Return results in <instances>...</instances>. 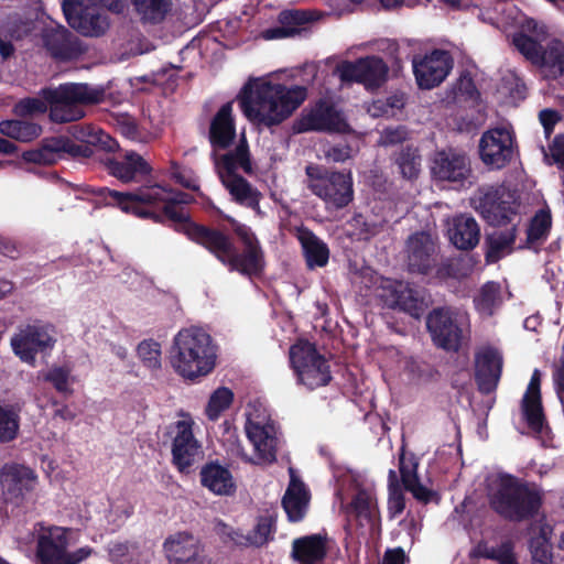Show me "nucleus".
Here are the masks:
<instances>
[{"mask_svg": "<svg viewBox=\"0 0 564 564\" xmlns=\"http://www.w3.org/2000/svg\"><path fill=\"white\" fill-rule=\"evenodd\" d=\"M13 110L20 117L40 115L48 110V104L42 96L41 98L26 97L17 102Z\"/></svg>", "mask_w": 564, "mask_h": 564, "instance_id": "obj_56", "label": "nucleus"}, {"mask_svg": "<svg viewBox=\"0 0 564 564\" xmlns=\"http://www.w3.org/2000/svg\"><path fill=\"white\" fill-rule=\"evenodd\" d=\"M539 119L549 138L553 133L555 124L561 120V115L554 109L546 108L540 111Z\"/></svg>", "mask_w": 564, "mask_h": 564, "instance_id": "obj_60", "label": "nucleus"}, {"mask_svg": "<svg viewBox=\"0 0 564 564\" xmlns=\"http://www.w3.org/2000/svg\"><path fill=\"white\" fill-rule=\"evenodd\" d=\"M212 159L219 177L238 174L242 170L247 175H252L254 170L251 162L249 144L245 135L241 137L236 148L224 154L212 152Z\"/></svg>", "mask_w": 564, "mask_h": 564, "instance_id": "obj_25", "label": "nucleus"}, {"mask_svg": "<svg viewBox=\"0 0 564 564\" xmlns=\"http://www.w3.org/2000/svg\"><path fill=\"white\" fill-rule=\"evenodd\" d=\"M408 138V131L403 127L395 129H386L381 139L383 145H395L402 143Z\"/></svg>", "mask_w": 564, "mask_h": 564, "instance_id": "obj_63", "label": "nucleus"}, {"mask_svg": "<svg viewBox=\"0 0 564 564\" xmlns=\"http://www.w3.org/2000/svg\"><path fill=\"white\" fill-rule=\"evenodd\" d=\"M543 41L544 40H540L539 36L533 37L524 31H518L512 35V45L533 66H536L538 62L542 61L541 53L544 48V45H542Z\"/></svg>", "mask_w": 564, "mask_h": 564, "instance_id": "obj_45", "label": "nucleus"}, {"mask_svg": "<svg viewBox=\"0 0 564 564\" xmlns=\"http://www.w3.org/2000/svg\"><path fill=\"white\" fill-rule=\"evenodd\" d=\"M42 132L40 124L25 120L11 119L0 122V133L20 142H30Z\"/></svg>", "mask_w": 564, "mask_h": 564, "instance_id": "obj_43", "label": "nucleus"}, {"mask_svg": "<svg viewBox=\"0 0 564 564\" xmlns=\"http://www.w3.org/2000/svg\"><path fill=\"white\" fill-rule=\"evenodd\" d=\"M0 481L7 499L19 502L34 489L36 475L20 464H7L0 473Z\"/></svg>", "mask_w": 564, "mask_h": 564, "instance_id": "obj_23", "label": "nucleus"}, {"mask_svg": "<svg viewBox=\"0 0 564 564\" xmlns=\"http://www.w3.org/2000/svg\"><path fill=\"white\" fill-rule=\"evenodd\" d=\"M516 148L513 133L507 128L498 127L482 133L479 141V155L486 165L500 170L512 161Z\"/></svg>", "mask_w": 564, "mask_h": 564, "instance_id": "obj_15", "label": "nucleus"}, {"mask_svg": "<svg viewBox=\"0 0 564 564\" xmlns=\"http://www.w3.org/2000/svg\"><path fill=\"white\" fill-rule=\"evenodd\" d=\"M448 237L457 249L473 250L479 242L480 227L473 216L462 214L453 218Z\"/></svg>", "mask_w": 564, "mask_h": 564, "instance_id": "obj_33", "label": "nucleus"}, {"mask_svg": "<svg viewBox=\"0 0 564 564\" xmlns=\"http://www.w3.org/2000/svg\"><path fill=\"white\" fill-rule=\"evenodd\" d=\"M52 330L51 325L40 322L20 325L10 340L14 355L21 361L34 366L37 354H45L54 347L56 340Z\"/></svg>", "mask_w": 564, "mask_h": 564, "instance_id": "obj_13", "label": "nucleus"}, {"mask_svg": "<svg viewBox=\"0 0 564 564\" xmlns=\"http://www.w3.org/2000/svg\"><path fill=\"white\" fill-rule=\"evenodd\" d=\"M68 377L69 373L62 367L54 368L47 372L45 380L53 384L58 392L68 391Z\"/></svg>", "mask_w": 564, "mask_h": 564, "instance_id": "obj_59", "label": "nucleus"}, {"mask_svg": "<svg viewBox=\"0 0 564 564\" xmlns=\"http://www.w3.org/2000/svg\"><path fill=\"white\" fill-rule=\"evenodd\" d=\"M225 188L232 196V199L248 208L259 210L261 193L241 175L234 174L219 177Z\"/></svg>", "mask_w": 564, "mask_h": 564, "instance_id": "obj_37", "label": "nucleus"}, {"mask_svg": "<svg viewBox=\"0 0 564 564\" xmlns=\"http://www.w3.org/2000/svg\"><path fill=\"white\" fill-rule=\"evenodd\" d=\"M431 171L434 178L438 181L459 183L460 185L471 173L470 163L466 155L446 151H440L435 154Z\"/></svg>", "mask_w": 564, "mask_h": 564, "instance_id": "obj_24", "label": "nucleus"}, {"mask_svg": "<svg viewBox=\"0 0 564 564\" xmlns=\"http://www.w3.org/2000/svg\"><path fill=\"white\" fill-rule=\"evenodd\" d=\"M377 296L384 307L406 313L417 319L429 306L423 291L402 280L383 279Z\"/></svg>", "mask_w": 564, "mask_h": 564, "instance_id": "obj_12", "label": "nucleus"}, {"mask_svg": "<svg viewBox=\"0 0 564 564\" xmlns=\"http://www.w3.org/2000/svg\"><path fill=\"white\" fill-rule=\"evenodd\" d=\"M457 93L469 100H475L479 97V91L476 87V84L468 72H464L457 83H456Z\"/></svg>", "mask_w": 564, "mask_h": 564, "instance_id": "obj_58", "label": "nucleus"}, {"mask_svg": "<svg viewBox=\"0 0 564 564\" xmlns=\"http://www.w3.org/2000/svg\"><path fill=\"white\" fill-rule=\"evenodd\" d=\"M67 130L79 143L64 135L44 138L36 149L24 151L22 159L26 163L51 165L59 160L91 158L95 150L115 152L119 148L117 140L97 126L76 123Z\"/></svg>", "mask_w": 564, "mask_h": 564, "instance_id": "obj_3", "label": "nucleus"}, {"mask_svg": "<svg viewBox=\"0 0 564 564\" xmlns=\"http://www.w3.org/2000/svg\"><path fill=\"white\" fill-rule=\"evenodd\" d=\"M426 328L435 346L446 351L459 350L463 329L448 308H433L426 316Z\"/></svg>", "mask_w": 564, "mask_h": 564, "instance_id": "obj_19", "label": "nucleus"}, {"mask_svg": "<svg viewBox=\"0 0 564 564\" xmlns=\"http://www.w3.org/2000/svg\"><path fill=\"white\" fill-rule=\"evenodd\" d=\"M72 528L37 523L35 556L39 564H80L94 552L86 545L69 551Z\"/></svg>", "mask_w": 564, "mask_h": 564, "instance_id": "obj_8", "label": "nucleus"}, {"mask_svg": "<svg viewBox=\"0 0 564 564\" xmlns=\"http://www.w3.org/2000/svg\"><path fill=\"white\" fill-rule=\"evenodd\" d=\"M349 509L360 527L367 525L371 531L379 528L380 514L377 501L366 490H359L354 496Z\"/></svg>", "mask_w": 564, "mask_h": 564, "instance_id": "obj_39", "label": "nucleus"}, {"mask_svg": "<svg viewBox=\"0 0 564 564\" xmlns=\"http://www.w3.org/2000/svg\"><path fill=\"white\" fill-rule=\"evenodd\" d=\"M346 122L335 106L324 99H319L310 109H304L294 122L297 133L308 131L341 132Z\"/></svg>", "mask_w": 564, "mask_h": 564, "instance_id": "obj_17", "label": "nucleus"}, {"mask_svg": "<svg viewBox=\"0 0 564 564\" xmlns=\"http://www.w3.org/2000/svg\"><path fill=\"white\" fill-rule=\"evenodd\" d=\"M290 365L297 384L313 391L327 386L333 377L328 360L308 340H297L290 347Z\"/></svg>", "mask_w": 564, "mask_h": 564, "instance_id": "obj_9", "label": "nucleus"}, {"mask_svg": "<svg viewBox=\"0 0 564 564\" xmlns=\"http://www.w3.org/2000/svg\"><path fill=\"white\" fill-rule=\"evenodd\" d=\"M307 188L336 209L348 206L354 199L351 173L330 171L310 164L305 167Z\"/></svg>", "mask_w": 564, "mask_h": 564, "instance_id": "obj_10", "label": "nucleus"}, {"mask_svg": "<svg viewBox=\"0 0 564 564\" xmlns=\"http://www.w3.org/2000/svg\"><path fill=\"white\" fill-rule=\"evenodd\" d=\"M236 139L232 104H224L210 120L208 140L213 151L229 149Z\"/></svg>", "mask_w": 564, "mask_h": 564, "instance_id": "obj_27", "label": "nucleus"}, {"mask_svg": "<svg viewBox=\"0 0 564 564\" xmlns=\"http://www.w3.org/2000/svg\"><path fill=\"white\" fill-rule=\"evenodd\" d=\"M234 392L227 387L217 388L209 397L205 414L210 421H217L220 414L230 408Z\"/></svg>", "mask_w": 564, "mask_h": 564, "instance_id": "obj_50", "label": "nucleus"}, {"mask_svg": "<svg viewBox=\"0 0 564 564\" xmlns=\"http://www.w3.org/2000/svg\"><path fill=\"white\" fill-rule=\"evenodd\" d=\"M405 509V497L397 480V475L393 469L389 470V499L388 510L392 518L401 514Z\"/></svg>", "mask_w": 564, "mask_h": 564, "instance_id": "obj_53", "label": "nucleus"}, {"mask_svg": "<svg viewBox=\"0 0 564 564\" xmlns=\"http://www.w3.org/2000/svg\"><path fill=\"white\" fill-rule=\"evenodd\" d=\"M518 225L512 224L506 230H495L485 237V261L488 264L497 263L513 250L517 239Z\"/></svg>", "mask_w": 564, "mask_h": 564, "instance_id": "obj_36", "label": "nucleus"}, {"mask_svg": "<svg viewBox=\"0 0 564 564\" xmlns=\"http://www.w3.org/2000/svg\"><path fill=\"white\" fill-rule=\"evenodd\" d=\"M404 489L411 492L414 499L424 505H427L430 502L438 503L441 499L437 491L422 485L420 479L406 486Z\"/></svg>", "mask_w": 564, "mask_h": 564, "instance_id": "obj_57", "label": "nucleus"}, {"mask_svg": "<svg viewBox=\"0 0 564 564\" xmlns=\"http://www.w3.org/2000/svg\"><path fill=\"white\" fill-rule=\"evenodd\" d=\"M536 66L546 79H557L564 75V43L558 39L550 40L541 53Z\"/></svg>", "mask_w": 564, "mask_h": 564, "instance_id": "obj_38", "label": "nucleus"}, {"mask_svg": "<svg viewBox=\"0 0 564 564\" xmlns=\"http://www.w3.org/2000/svg\"><path fill=\"white\" fill-rule=\"evenodd\" d=\"M297 239L301 243L307 269L314 270L327 265L330 251L325 241L305 227L299 229Z\"/></svg>", "mask_w": 564, "mask_h": 564, "instance_id": "obj_34", "label": "nucleus"}, {"mask_svg": "<svg viewBox=\"0 0 564 564\" xmlns=\"http://www.w3.org/2000/svg\"><path fill=\"white\" fill-rule=\"evenodd\" d=\"M474 202L476 210L492 227L512 225L519 215V198L505 185L480 188Z\"/></svg>", "mask_w": 564, "mask_h": 564, "instance_id": "obj_11", "label": "nucleus"}, {"mask_svg": "<svg viewBox=\"0 0 564 564\" xmlns=\"http://www.w3.org/2000/svg\"><path fill=\"white\" fill-rule=\"evenodd\" d=\"M134 11L144 23H161L170 12L171 0H131Z\"/></svg>", "mask_w": 564, "mask_h": 564, "instance_id": "obj_42", "label": "nucleus"}, {"mask_svg": "<svg viewBox=\"0 0 564 564\" xmlns=\"http://www.w3.org/2000/svg\"><path fill=\"white\" fill-rule=\"evenodd\" d=\"M87 193L95 196L97 203L117 207L126 214L151 219L158 224L173 221L176 231L205 248L229 271L251 278L260 275L264 270V252L250 227L237 221L231 223L234 232L243 245V250L239 252L230 235L220 229L197 224L191 219L183 207L164 202L165 188L160 185L140 188L137 192L89 186Z\"/></svg>", "mask_w": 564, "mask_h": 564, "instance_id": "obj_1", "label": "nucleus"}, {"mask_svg": "<svg viewBox=\"0 0 564 564\" xmlns=\"http://www.w3.org/2000/svg\"><path fill=\"white\" fill-rule=\"evenodd\" d=\"M313 12L303 9L283 10L278 15L279 24L292 31V37L307 36L314 22Z\"/></svg>", "mask_w": 564, "mask_h": 564, "instance_id": "obj_41", "label": "nucleus"}, {"mask_svg": "<svg viewBox=\"0 0 564 564\" xmlns=\"http://www.w3.org/2000/svg\"><path fill=\"white\" fill-rule=\"evenodd\" d=\"M217 359L212 336L199 327L181 329L173 340L171 365L184 379L194 380L210 373Z\"/></svg>", "mask_w": 564, "mask_h": 564, "instance_id": "obj_5", "label": "nucleus"}, {"mask_svg": "<svg viewBox=\"0 0 564 564\" xmlns=\"http://www.w3.org/2000/svg\"><path fill=\"white\" fill-rule=\"evenodd\" d=\"M107 172L123 183L131 182L137 176L151 174L150 164L135 151H126L105 161Z\"/></svg>", "mask_w": 564, "mask_h": 564, "instance_id": "obj_26", "label": "nucleus"}, {"mask_svg": "<svg viewBox=\"0 0 564 564\" xmlns=\"http://www.w3.org/2000/svg\"><path fill=\"white\" fill-rule=\"evenodd\" d=\"M327 556V539L318 533L294 539L291 557L297 564H323Z\"/></svg>", "mask_w": 564, "mask_h": 564, "instance_id": "obj_31", "label": "nucleus"}, {"mask_svg": "<svg viewBox=\"0 0 564 564\" xmlns=\"http://www.w3.org/2000/svg\"><path fill=\"white\" fill-rule=\"evenodd\" d=\"M551 533L552 529L549 525H541L538 534L530 539L529 549L534 563L555 564L550 542Z\"/></svg>", "mask_w": 564, "mask_h": 564, "instance_id": "obj_44", "label": "nucleus"}, {"mask_svg": "<svg viewBox=\"0 0 564 564\" xmlns=\"http://www.w3.org/2000/svg\"><path fill=\"white\" fill-rule=\"evenodd\" d=\"M393 163L402 178L413 182L419 178L422 156L416 147L408 144L393 154Z\"/></svg>", "mask_w": 564, "mask_h": 564, "instance_id": "obj_40", "label": "nucleus"}, {"mask_svg": "<svg viewBox=\"0 0 564 564\" xmlns=\"http://www.w3.org/2000/svg\"><path fill=\"white\" fill-rule=\"evenodd\" d=\"M419 462L414 454L405 455L404 449H401L399 455V470L403 487L411 485L419 480L417 475Z\"/></svg>", "mask_w": 564, "mask_h": 564, "instance_id": "obj_55", "label": "nucleus"}, {"mask_svg": "<svg viewBox=\"0 0 564 564\" xmlns=\"http://www.w3.org/2000/svg\"><path fill=\"white\" fill-rule=\"evenodd\" d=\"M107 551L112 564H139L140 546L138 542L111 541Z\"/></svg>", "mask_w": 564, "mask_h": 564, "instance_id": "obj_48", "label": "nucleus"}, {"mask_svg": "<svg viewBox=\"0 0 564 564\" xmlns=\"http://www.w3.org/2000/svg\"><path fill=\"white\" fill-rule=\"evenodd\" d=\"M164 550L171 562L204 564L203 546L191 533L178 532L164 542Z\"/></svg>", "mask_w": 564, "mask_h": 564, "instance_id": "obj_28", "label": "nucleus"}, {"mask_svg": "<svg viewBox=\"0 0 564 564\" xmlns=\"http://www.w3.org/2000/svg\"><path fill=\"white\" fill-rule=\"evenodd\" d=\"M500 301V284L494 281L486 282L479 294L474 299L476 308L484 314L492 315Z\"/></svg>", "mask_w": 564, "mask_h": 564, "instance_id": "obj_51", "label": "nucleus"}, {"mask_svg": "<svg viewBox=\"0 0 564 564\" xmlns=\"http://www.w3.org/2000/svg\"><path fill=\"white\" fill-rule=\"evenodd\" d=\"M473 553L474 556L495 560L499 564H518L511 541H505L498 547L489 546L486 542H479Z\"/></svg>", "mask_w": 564, "mask_h": 564, "instance_id": "obj_47", "label": "nucleus"}, {"mask_svg": "<svg viewBox=\"0 0 564 564\" xmlns=\"http://www.w3.org/2000/svg\"><path fill=\"white\" fill-rule=\"evenodd\" d=\"M552 227V216L549 209H540L530 220L527 229V243L533 245L546 240Z\"/></svg>", "mask_w": 564, "mask_h": 564, "instance_id": "obj_49", "label": "nucleus"}, {"mask_svg": "<svg viewBox=\"0 0 564 564\" xmlns=\"http://www.w3.org/2000/svg\"><path fill=\"white\" fill-rule=\"evenodd\" d=\"M487 497L490 509L512 523L534 519L543 505V492L535 482L508 473L498 474L488 488Z\"/></svg>", "mask_w": 564, "mask_h": 564, "instance_id": "obj_4", "label": "nucleus"}, {"mask_svg": "<svg viewBox=\"0 0 564 564\" xmlns=\"http://www.w3.org/2000/svg\"><path fill=\"white\" fill-rule=\"evenodd\" d=\"M406 264L410 273L430 276L440 283L462 275L458 261L442 259L440 247L431 234L419 231L406 241Z\"/></svg>", "mask_w": 564, "mask_h": 564, "instance_id": "obj_7", "label": "nucleus"}, {"mask_svg": "<svg viewBox=\"0 0 564 564\" xmlns=\"http://www.w3.org/2000/svg\"><path fill=\"white\" fill-rule=\"evenodd\" d=\"M290 471L291 479L281 503L288 516V520L296 523L302 521L307 513L311 492L305 484L294 475L293 469H290Z\"/></svg>", "mask_w": 564, "mask_h": 564, "instance_id": "obj_29", "label": "nucleus"}, {"mask_svg": "<svg viewBox=\"0 0 564 564\" xmlns=\"http://www.w3.org/2000/svg\"><path fill=\"white\" fill-rule=\"evenodd\" d=\"M62 10L68 25L86 36L102 35L109 23L95 8L84 4V0H63Z\"/></svg>", "mask_w": 564, "mask_h": 564, "instance_id": "obj_20", "label": "nucleus"}, {"mask_svg": "<svg viewBox=\"0 0 564 564\" xmlns=\"http://www.w3.org/2000/svg\"><path fill=\"white\" fill-rule=\"evenodd\" d=\"M261 36L267 41L286 39L292 37V31L291 29H288L284 25L280 24L278 26H272L263 30L261 32Z\"/></svg>", "mask_w": 564, "mask_h": 564, "instance_id": "obj_64", "label": "nucleus"}, {"mask_svg": "<svg viewBox=\"0 0 564 564\" xmlns=\"http://www.w3.org/2000/svg\"><path fill=\"white\" fill-rule=\"evenodd\" d=\"M41 37L44 50L55 62L76 61L87 52L84 42L63 25L44 28Z\"/></svg>", "mask_w": 564, "mask_h": 564, "instance_id": "obj_16", "label": "nucleus"}, {"mask_svg": "<svg viewBox=\"0 0 564 564\" xmlns=\"http://www.w3.org/2000/svg\"><path fill=\"white\" fill-rule=\"evenodd\" d=\"M15 31L13 30H3L2 26H0V56L3 59H8L13 56L15 48L12 43L13 34Z\"/></svg>", "mask_w": 564, "mask_h": 564, "instance_id": "obj_61", "label": "nucleus"}, {"mask_svg": "<svg viewBox=\"0 0 564 564\" xmlns=\"http://www.w3.org/2000/svg\"><path fill=\"white\" fill-rule=\"evenodd\" d=\"M184 419L175 423V436L172 441V464L182 474H188L196 459L202 454V445L196 440L189 414H183Z\"/></svg>", "mask_w": 564, "mask_h": 564, "instance_id": "obj_18", "label": "nucleus"}, {"mask_svg": "<svg viewBox=\"0 0 564 564\" xmlns=\"http://www.w3.org/2000/svg\"><path fill=\"white\" fill-rule=\"evenodd\" d=\"M540 384V371L535 369L522 399L524 419L528 425L534 431H540L544 422Z\"/></svg>", "mask_w": 564, "mask_h": 564, "instance_id": "obj_35", "label": "nucleus"}, {"mask_svg": "<svg viewBox=\"0 0 564 564\" xmlns=\"http://www.w3.org/2000/svg\"><path fill=\"white\" fill-rule=\"evenodd\" d=\"M306 97L304 86L286 87L271 82H254L243 87L239 104L252 124L272 128L291 117Z\"/></svg>", "mask_w": 564, "mask_h": 564, "instance_id": "obj_2", "label": "nucleus"}, {"mask_svg": "<svg viewBox=\"0 0 564 564\" xmlns=\"http://www.w3.org/2000/svg\"><path fill=\"white\" fill-rule=\"evenodd\" d=\"M40 95L48 104L51 121L68 123L85 117L84 106L104 101L105 89L86 83H65L56 88H43Z\"/></svg>", "mask_w": 564, "mask_h": 564, "instance_id": "obj_6", "label": "nucleus"}, {"mask_svg": "<svg viewBox=\"0 0 564 564\" xmlns=\"http://www.w3.org/2000/svg\"><path fill=\"white\" fill-rule=\"evenodd\" d=\"M20 406L0 403V442L13 441L20 427Z\"/></svg>", "mask_w": 564, "mask_h": 564, "instance_id": "obj_46", "label": "nucleus"}, {"mask_svg": "<svg viewBox=\"0 0 564 564\" xmlns=\"http://www.w3.org/2000/svg\"><path fill=\"white\" fill-rule=\"evenodd\" d=\"M246 433L252 443L258 463H274L276 460L278 438L272 424L248 422Z\"/></svg>", "mask_w": 564, "mask_h": 564, "instance_id": "obj_30", "label": "nucleus"}, {"mask_svg": "<svg viewBox=\"0 0 564 564\" xmlns=\"http://www.w3.org/2000/svg\"><path fill=\"white\" fill-rule=\"evenodd\" d=\"M503 358L494 347H485L475 354V381L481 394L496 391L502 375Z\"/></svg>", "mask_w": 564, "mask_h": 564, "instance_id": "obj_22", "label": "nucleus"}, {"mask_svg": "<svg viewBox=\"0 0 564 564\" xmlns=\"http://www.w3.org/2000/svg\"><path fill=\"white\" fill-rule=\"evenodd\" d=\"M551 158L558 169H564V134L554 137L549 145Z\"/></svg>", "mask_w": 564, "mask_h": 564, "instance_id": "obj_62", "label": "nucleus"}, {"mask_svg": "<svg viewBox=\"0 0 564 564\" xmlns=\"http://www.w3.org/2000/svg\"><path fill=\"white\" fill-rule=\"evenodd\" d=\"M336 72L344 83H358L367 89H376L387 82L389 66L381 57L369 55L355 62L345 61L337 65Z\"/></svg>", "mask_w": 564, "mask_h": 564, "instance_id": "obj_14", "label": "nucleus"}, {"mask_svg": "<svg viewBox=\"0 0 564 564\" xmlns=\"http://www.w3.org/2000/svg\"><path fill=\"white\" fill-rule=\"evenodd\" d=\"M137 354L149 369L161 368V345L153 339H144L137 347Z\"/></svg>", "mask_w": 564, "mask_h": 564, "instance_id": "obj_52", "label": "nucleus"}, {"mask_svg": "<svg viewBox=\"0 0 564 564\" xmlns=\"http://www.w3.org/2000/svg\"><path fill=\"white\" fill-rule=\"evenodd\" d=\"M274 518L270 514L260 516L253 531L248 535V541L257 546L265 544L274 531Z\"/></svg>", "mask_w": 564, "mask_h": 564, "instance_id": "obj_54", "label": "nucleus"}, {"mask_svg": "<svg viewBox=\"0 0 564 564\" xmlns=\"http://www.w3.org/2000/svg\"><path fill=\"white\" fill-rule=\"evenodd\" d=\"M453 68V58L448 52L434 50L421 59H413V73L417 86L432 89L445 80Z\"/></svg>", "mask_w": 564, "mask_h": 564, "instance_id": "obj_21", "label": "nucleus"}, {"mask_svg": "<svg viewBox=\"0 0 564 564\" xmlns=\"http://www.w3.org/2000/svg\"><path fill=\"white\" fill-rule=\"evenodd\" d=\"M199 477L202 486L215 495L229 496L236 490L230 470L218 460L206 463L200 469Z\"/></svg>", "mask_w": 564, "mask_h": 564, "instance_id": "obj_32", "label": "nucleus"}]
</instances>
